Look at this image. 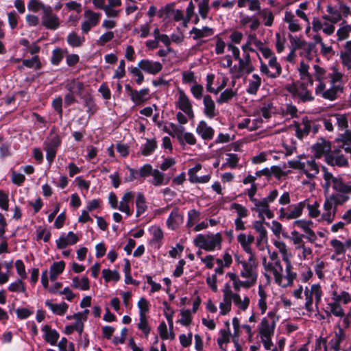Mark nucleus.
Returning <instances> with one entry per match:
<instances>
[{
  "mask_svg": "<svg viewBox=\"0 0 351 351\" xmlns=\"http://www.w3.org/2000/svg\"><path fill=\"white\" fill-rule=\"evenodd\" d=\"M183 221V215L180 213L178 208H175L172 210L167 219V226L171 230H176L182 223Z\"/></svg>",
  "mask_w": 351,
  "mask_h": 351,
  "instance_id": "nucleus-27",
  "label": "nucleus"
},
{
  "mask_svg": "<svg viewBox=\"0 0 351 351\" xmlns=\"http://www.w3.org/2000/svg\"><path fill=\"white\" fill-rule=\"evenodd\" d=\"M255 238L252 234L240 233L237 236V241L240 243L245 252L250 254V256L255 257L254 252L252 248V244L254 242Z\"/></svg>",
  "mask_w": 351,
  "mask_h": 351,
  "instance_id": "nucleus-22",
  "label": "nucleus"
},
{
  "mask_svg": "<svg viewBox=\"0 0 351 351\" xmlns=\"http://www.w3.org/2000/svg\"><path fill=\"white\" fill-rule=\"evenodd\" d=\"M150 176H152V178L149 180V182L154 186L166 184L168 182L165 180V173L157 169H153Z\"/></svg>",
  "mask_w": 351,
  "mask_h": 351,
  "instance_id": "nucleus-43",
  "label": "nucleus"
},
{
  "mask_svg": "<svg viewBox=\"0 0 351 351\" xmlns=\"http://www.w3.org/2000/svg\"><path fill=\"white\" fill-rule=\"evenodd\" d=\"M227 158H226V162L222 165L224 167L228 166L231 169H235L238 167L240 158L237 154L228 153L226 154Z\"/></svg>",
  "mask_w": 351,
  "mask_h": 351,
  "instance_id": "nucleus-53",
  "label": "nucleus"
},
{
  "mask_svg": "<svg viewBox=\"0 0 351 351\" xmlns=\"http://www.w3.org/2000/svg\"><path fill=\"white\" fill-rule=\"evenodd\" d=\"M79 241V238L73 232H69L67 234H62L58 239L56 241V246L58 249H64L68 245H74Z\"/></svg>",
  "mask_w": 351,
  "mask_h": 351,
  "instance_id": "nucleus-25",
  "label": "nucleus"
},
{
  "mask_svg": "<svg viewBox=\"0 0 351 351\" xmlns=\"http://www.w3.org/2000/svg\"><path fill=\"white\" fill-rule=\"evenodd\" d=\"M67 43L73 47H79L82 45L85 41L84 36H80L75 32L69 33L66 37Z\"/></svg>",
  "mask_w": 351,
  "mask_h": 351,
  "instance_id": "nucleus-47",
  "label": "nucleus"
},
{
  "mask_svg": "<svg viewBox=\"0 0 351 351\" xmlns=\"http://www.w3.org/2000/svg\"><path fill=\"white\" fill-rule=\"evenodd\" d=\"M136 217H138L141 215L143 214L147 208L145 197L143 193H138V195L136 196Z\"/></svg>",
  "mask_w": 351,
  "mask_h": 351,
  "instance_id": "nucleus-49",
  "label": "nucleus"
},
{
  "mask_svg": "<svg viewBox=\"0 0 351 351\" xmlns=\"http://www.w3.org/2000/svg\"><path fill=\"white\" fill-rule=\"evenodd\" d=\"M84 16L85 19L82 23L81 29L83 33L87 34L93 27L97 25L101 14L91 10H86L84 11Z\"/></svg>",
  "mask_w": 351,
  "mask_h": 351,
  "instance_id": "nucleus-16",
  "label": "nucleus"
},
{
  "mask_svg": "<svg viewBox=\"0 0 351 351\" xmlns=\"http://www.w3.org/2000/svg\"><path fill=\"white\" fill-rule=\"evenodd\" d=\"M227 276L232 282L233 288L236 291H239L241 288L249 289L251 287L245 280H241L235 273L228 272Z\"/></svg>",
  "mask_w": 351,
  "mask_h": 351,
  "instance_id": "nucleus-41",
  "label": "nucleus"
},
{
  "mask_svg": "<svg viewBox=\"0 0 351 351\" xmlns=\"http://www.w3.org/2000/svg\"><path fill=\"white\" fill-rule=\"evenodd\" d=\"M343 204L336 199L328 196L325 198L323 205V213L321 215V220L327 223H331L335 218L337 210V206Z\"/></svg>",
  "mask_w": 351,
  "mask_h": 351,
  "instance_id": "nucleus-11",
  "label": "nucleus"
},
{
  "mask_svg": "<svg viewBox=\"0 0 351 351\" xmlns=\"http://www.w3.org/2000/svg\"><path fill=\"white\" fill-rule=\"evenodd\" d=\"M312 152L316 158H320L322 156H326L331 152V145L328 141L324 138H319L317 143L312 146Z\"/></svg>",
  "mask_w": 351,
  "mask_h": 351,
  "instance_id": "nucleus-20",
  "label": "nucleus"
},
{
  "mask_svg": "<svg viewBox=\"0 0 351 351\" xmlns=\"http://www.w3.org/2000/svg\"><path fill=\"white\" fill-rule=\"evenodd\" d=\"M275 110L276 109L271 101L265 100L262 103L261 112L265 119H269L271 117V114L275 112Z\"/></svg>",
  "mask_w": 351,
  "mask_h": 351,
  "instance_id": "nucleus-48",
  "label": "nucleus"
},
{
  "mask_svg": "<svg viewBox=\"0 0 351 351\" xmlns=\"http://www.w3.org/2000/svg\"><path fill=\"white\" fill-rule=\"evenodd\" d=\"M149 89L145 88L140 90H136L131 95L130 99L136 104L141 105L147 101L149 98Z\"/></svg>",
  "mask_w": 351,
  "mask_h": 351,
  "instance_id": "nucleus-37",
  "label": "nucleus"
},
{
  "mask_svg": "<svg viewBox=\"0 0 351 351\" xmlns=\"http://www.w3.org/2000/svg\"><path fill=\"white\" fill-rule=\"evenodd\" d=\"M283 21L287 24L288 29L291 32H298L302 29V25L300 23L295 14L291 10H286L285 12Z\"/></svg>",
  "mask_w": 351,
  "mask_h": 351,
  "instance_id": "nucleus-21",
  "label": "nucleus"
},
{
  "mask_svg": "<svg viewBox=\"0 0 351 351\" xmlns=\"http://www.w3.org/2000/svg\"><path fill=\"white\" fill-rule=\"evenodd\" d=\"M322 295L323 291L319 284H313L310 288L306 287L304 289L306 300L304 306L306 310L309 313H313L314 311L313 306V297L315 300V306L318 308V304L321 302Z\"/></svg>",
  "mask_w": 351,
  "mask_h": 351,
  "instance_id": "nucleus-9",
  "label": "nucleus"
},
{
  "mask_svg": "<svg viewBox=\"0 0 351 351\" xmlns=\"http://www.w3.org/2000/svg\"><path fill=\"white\" fill-rule=\"evenodd\" d=\"M103 278L106 282L111 280L117 282L120 279V275L117 270H110L109 269H104L102 270Z\"/></svg>",
  "mask_w": 351,
  "mask_h": 351,
  "instance_id": "nucleus-54",
  "label": "nucleus"
},
{
  "mask_svg": "<svg viewBox=\"0 0 351 351\" xmlns=\"http://www.w3.org/2000/svg\"><path fill=\"white\" fill-rule=\"evenodd\" d=\"M325 312L328 315H332L337 317H341L344 315V310L341 304L334 300L326 304Z\"/></svg>",
  "mask_w": 351,
  "mask_h": 351,
  "instance_id": "nucleus-34",
  "label": "nucleus"
},
{
  "mask_svg": "<svg viewBox=\"0 0 351 351\" xmlns=\"http://www.w3.org/2000/svg\"><path fill=\"white\" fill-rule=\"evenodd\" d=\"M204 114L209 119H213L217 114L215 103L210 95H205L203 97Z\"/></svg>",
  "mask_w": 351,
  "mask_h": 351,
  "instance_id": "nucleus-26",
  "label": "nucleus"
},
{
  "mask_svg": "<svg viewBox=\"0 0 351 351\" xmlns=\"http://www.w3.org/2000/svg\"><path fill=\"white\" fill-rule=\"evenodd\" d=\"M306 207V201L297 204H289L287 207H281L278 210V219L281 221H290L300 217Z\"/></svg>",
  "mask_w": 351,
  "mask_h": 351,
  "instance_id": "nucleus-8",
  "label": "nucleus"
},
{
  "mask_svg": "<svg viewBox=\"0 0 351 351\" xmlns=\"http://www.w3.org/2000/svg\"><path fill=\"white\" fill-rule=\"evenodd\" d=\"M158 147L156 138H147L145 144L141 146V154L144 156L151 155Z\"/></svg>",
  "mask_w": 351,
  "mask_h": 351,
  "instance_id": "nucleus-40",
  "label": "nucleus"
},
{
  "mask_svg": "<svg viewBox=\"0 0 351 351\" xmlns=\"http://www.w3.org/2000/svg\"><path fill=\"white\" fill-rule=\"evenodd\" d=\"M344 154L342 149L334 146L333 150L329 154H326V162L331 166L347 167L348 161Z\"/></svg>",
  "mask_w": 351,
  "mask_h": 351,
  "instance_id": "nucleus-14",
  "label": "nucleus"
},
{
  "mask_svg": "<svg viewBox=\"0 0 351 351\" xmlns=\"http://www.w3.org/2000/svg\"><path fill=\"white\" fill-rule=\"evenodd\" d=\"M237 95V91L232 88H226L221 93L219 96L217 98L216 101L218 104H223L228 103L234 97Z\"/></svg>",
  "mask_w": 351,
  "mask_h": 351,
  "instance_id": "nucleus-42",
  "label": "nucleus"
},
{
  "mask_svg": "<svg viewBox=\"0 0 351 351\" xmlns=\"http://www.w3.org/2000/svg\"><path fill=\"white\" fill-rule=\"evenodd\" d=\"M289 40L292 49L295 51L302 49L310 55L311 52L314 49V44L311 43H308L297 36H289Z\"/></svg>",
  "mask_w": 351,
  "mask_h": 351,
  "instance_id": "nucleus-24",
  "label": "nucleus"
},
{
  "mask_svg": "<svg viewBox=\"0 0 351 351\" xmlns=\"http://www.w3.org/2000/svg\"><path fill=\"white\" fill-rule=\"evenodd\" d=\"M190 90L195 99L200 100L203 99L204 96L203 95L204 87L202 84H198L197 82L194 83V84L191 86Z\"/></svg>",
  "mask_w": 351,
  "mask_h": 351,
  "instance_id": "nucleus-60",
  "label": "nucleus"
},
{
  "mask_svg": "<svg viewBox=\"0 0 351 351\" xmlns=\"http://www.w3.org/2000/svg\"><path fill=\"white\" fill-rule=\"evenodd\" d=\"M319 165L316 163L315 160H308L306 162H303L302 171L308 178H315L319 173Z\"/></svg>",
  "mask_w": 351,
  "mask_h": 351,
  "instance_id": "nucleus-32",
  "label": "nucleus"
},
{
  "mask_svg": "<svg viewBox=\"0 0 351 351\" xmlns=\"http://www.w3.org/2000/svg\"><path fill=\"white\" fill-rule=\"evenodd\" d=\"M278 196V191L273 189L269 191L268 195L261 199H256L252 202L253 206L251 208L252 211L258 213V216L263 220H265V216L268 219H272L274 217L273 211L269 208V204L273 203Z\"/></svg>",
  "mask_w": 351,
  "mask_h": 351,
  "instance_id": "nucleus-6",
  "label": "nucleus"
},
{
  "mask_svg": "<svg viewBox=\"0 0 351 351\" xmlns=\"http://www.w3.org/2000/svg\"><path fill=\"white\" fill-rule=\"evenodd\" d=\"M266 176V177H270L271 176V171H269V169L266 167L261 170L256 171L254 176L248 174L243 180V183L244 184H252L255 183V181L257 178L261 177V176Z\"/></svg>",
  "mask_w": 351,
  "mask_h": 351,
  "instance_id": "nucleus-44",
  "label": "nucleus"
},
{
  "mask_svg": "<svg viewBox=\"0 0 351 351\" xmlns=\"http://www.w3.org/2000/svg\"><path fill=\"white\" fill-rule=\"evenodd\" d=\"M191 34H193V38L197 40L204 37L211 36L214 34L213 29L208 27H204L202 29L193 27L191 30Z\"/></svg>",
  "mask_w": 351,
  "mask_h": 351,
  "instance_id": "nucleus-50",
  "label": "nucleus"
},
{
  "mask_svg": "<svg viewBox=\"0 0 351 351\" xmlns=\"http://www.w3.org/2000/svg\"><path fill=\"white\" fill-rule=\"evenodd\" d=\"M323 178L324 184L323 188L325 191H328L331 187L335 193L329 196L341 204L348 202L351 195V182H346L341 176H335L332 173L328 172L324 167Z\"/></svg>",
  "mask_w": 351,
  "mask_h": 351,
  "instance_id": "nucleus-2",
  "label": "nucleus"
},
{
  "mask_svg": "<svg viewBox=\"0 0 351 351\" xmlns=\"http://www.w3.org/2000/svg\"><path fill=\"white\" fill-rule=\"evenodd\" d=\"M275 246L278 249L282 254V261L285 263V271L287 272V278L290 280L295 279L297 274L293 271V265L291 262V255L288 252L287 245L283 241L275 243Z\"/></svg>",
  "mask_w": 351,
  "mask_h": 351,
  "instance_id": "nucleus-13",
  "label": "nucleus"
},
{
  "mask_svg": "<svg viewBox=\"0 0 351 351\" xmlns=\"http://www.w3.org/2000/svg\"><path fill=\"white\" fill-rule=\"evenodd\" d=\"M239 62V71L245 74H250L254 71L250 53H243L242 58L237 60Z\"/></svg>",
  "mask_w": 351,
  "mask_h": 351,
  "instance_id": "nucleus-28",
  "label": "nucleus"
},
{
  "mask_svg": "<svg viewBox=\"0 0 351 351\" xmlns=\"http://www.w3.org/2000/svg\"><path fill=\"white\" fill-rule=\"evenodd\" d=\"M62 143L61 137L54 133H50L49 136L43 143V149L46 152V159L49 165H51L57 153L58 149Z\"/></svg>",
  "mask_w": 351,
  "mask_h": 351,
  "instance_id": "nucleus-10",
  "label": "nucleus"
},
{
  "mask_svg": "<svg viewBox=\"0 0 351 351\" xmlns=\"http://www.w3.org/2000/svg\"><path fill=\"white\" fill-rule=\"evenodd\" d=\"M230 209L234 210L237 213V218L243 219L249 215L248 210L243 205L237 203L232 204Z\"/></svg>",
  "mask_w": 351,
  "mask_h": 351,
  "instance_id": "nucleus-61",
  "label": "nucleus"
},
{
  "mask_svg": "<svg viewBox=\"0 0 351 351\" xmlns=\"http://www.w3.org/2000/svg\"><path fill=\"white\" fill-rule=\"evenodd\" d=\"M43 332V338L45 341L49 343L51 346H55L59 339L60 335L58 332L52 329L49 325H44L41 328Z\"/></svg>",
  "mask_w": 351,
  "mask_h": 351,
  "instance_id": "nucleus-29",
  "label": "nucleus"
},
{
  "mask_svg": "<svg viewBox=\"0 0 351 351\" xmlns=\"http://www.w3.org/2000/svg\"><path fill=\"white\" fill-rule=\"evenodd\" d=\"M258 296L259 299L258 301V306L261 310V313L263 315L267 310V295L265 291L259 287L258 289Z\"/></svg>",
  "mask_w": 351,
  "mask_h": 351,
  "instance_id": "nucleus-58",
  "label": "nucleus"
},
{
  "mask_svg": "<svg viewBox=\"0 0 351 351\" xmlns=\"http://www.w3.org/2000/svg\"><path fill=\"white\" fill-rule=\"evenodd\" d=\"M23 280V279L19 278L10 283L8 287V290L11 292L25 293L26 289Z\"/></svg>",
  "mask_w": 351,
  "mask_h": 351,
  "instance_id": "nucleus-55",
  "label": "nucleus"
},
{
  "mask_svg": "<svg viewBox=\"0 0 351 351\" xmlns=\"http://www.w3.org/2000/svg\"><path fill=\"white\" fill-rule=\"evenodd\" d=\"M296 136L302 139L304 136L311 133V120L308 118H303L302 121L296 125Z\"/></svg>",
  "mask_w": 351,
  "mask_h": 351,
  "instance_id": "nucleus-35",
  "label": "nucleus"
},
{
  "mask_svg": "<svg viewBox=\"0 0 351 351\" xmlns=\"http://www.w3.org/2000/svg\"><path fill=\"white\" fill-rule=\"evenodd\" d=\"M269 253V261L267 260L266 257L262 258V263L265 269V276L269 278V275L271 274L274 276L275 282L282 287H287L291 286L295 279L287 278V272L283 274V267L281 264L280 260L278 258V254L275 252Z\"/></svg>",
  "mask_w": 351,
  "mask_h": 351,
  "instance_id": "nucleus-4",
  "label": "nucleus"
},
{
  "mask_svg": "<svg viewBox=\"0 0 351 351\" xmlns=\"http://www.w3.org/2000/svg\"><path fill=\"white\" fill-rule=\"evenodd\" d=\"M258 14L261 19L262 23L265 27H270L274 25V13L271 9L268 8H263L260 10V12H258Z\"/></svg>",
  "mask_w": 351,
  "mask_h": 351,
  "instance_id": "nucleus-36",
  "label": "nucleus"
},
{
  "mask_svg": "<svg viewBox=\"0 0 351 351\" xmlns=\"http://www.w3.org/2000/svg\"><path fill=\"white\" fill-rule=\"evenodd\" d=\"M337 148L343 150L346 154H349L351 156V138H346L342 141H338L336 145Z\"/></svg>",
  "mask_w": 351,
  "mask_h": 351,
  "instance_id": "nucleus-64",
  "label": "nucleus"
},
{
  "mask_svg": "<svg viewBox=\"0 0 351 351\" xmlns=\"http://www.w3.org/2000/svg\"><path fill=\"white\" fill-rule=\"evenodd\" d=\"M261 56L258 55L261 74L269 79H276L282 73V67L278 62L275 53L267 47H262L258 49Z\"/></svg>",
  "mask_w": 351,
  "mask_h": 351,
  "instance_id": "nucleus-3",
  "label": "nucleus"
},
{
  "mask_svg": "<svg viewBox=\"0 0 351 351\" xmlns=\"http://www.w3.org/2000/svg\"><path fill=\"white\" fill-rule=\"evenodd\" d=\"M195 132L204 141L212 140L215 134L214 129L204 120L199 122Z\"/></svg>",
  "mask_w": 351,
  "mask_h": 351,
  "instance_id": "nucleus-23",
  "label": "nucleus"
},
{
  "mask_svg": "<svg viewBox=\"0 0 351 351\" xmlns=\"http://www.w3.org/2000/svg\"><path fill=\"white\" fill-rule=\"evenodd\" d=\"M262 84V78L258 74H253L248 80V85L246 93L249 95H255Z\"/></svg>",
  "mask_w": 351,
  "mask_h": 351,
  "instance_id": "nucleus-33",
  "label": "nucleus"
},
{
  "mask_svg": "<svg viewBox=\"0 0 351 351\" xmlns=\"http://www.w3.org/2000/svg\"><path fill=\"white\" fill-rule=\"evenodd\" d=\"M23 65L27 68H34L38 70L41 68L42 64L38 56H34L30 59H25L23 60Z\"/></svg>",
  "mask_w": 351,
  "mask_h": 351,
  "instance_id": "nucleus-56",
  "label": "nucleus"
},
{
  "mask_svg": "<svg viewBox=\"0 0 351 351\" xmlns=\"http://www.w3.org/2000/svg\"><path fill=\"white\" fill-rule=\"evenodd\" d=\"M48 6L49 5H45L39 0H30L28 3L27 8L30 11L37 12L40 10H42L43 12L45 8H47Z\"/></svg>",
  "mask_w": 351,
  "mask_h": 351,
  "instance_id": "nucleus-63",
  "label": "nucleus"
},
{
  "mask_svg": "<svg viewBox=\"0 0 351 351\" xmlns=\"http://www.w3.org/2000/svg\"><path fill=\"white\" fill-rule=\"evenodd\" d=\"M261 123V120L260 119H256L254 120H251L249 118L243 119L239 124L238 128L239 129L248 128L250 130H254L256 128H259V124Z\"/></svg>",
  "mask_w": 351,
  "mask_h": 351,
  "instance_id": "nucleus-46",
  "label": "nucleus"
},
{
  "mask_svg": "<svg viewBox=\"0 0 351 351\" xmlns=\"http://www.w3.org/2000/svg\"><path fill=\"white\" fill-rule=\"evenodd\" d=\"M133 197L134 193L132 191H127L124 193L119 204L118 209L125 213L127 217L132 215V210L130 209L129 204L132 202Z\"/></svg>",
  "mask_w": 351,
  "mask_h": 351,
  "instance_id": "nucleus-30",
  "label": "nucleus"
},
{
  "mask_svg": "<svg viewBox=\"0 0 351 351\" xmlns=\"http://www.w3.org/2000/svg\"><path fill=\"white\" fill-rule=\"evenodd\" d=\"M84 102V106L87 108L86 112L90 116L93 115L97 110L94 99L91 95H84L82 97Z\"/></svg>",
  "mask_w": 351,
  "mask_h": 351,
  "instance_id": "nucleus-57",
  "label": "nucleus"
},
{
  "mask_svg": "<svg viewBox=\"0 0 351 351\" xmlns=\"http://www.w3.org/2000/svg\"><path fill=\"white\" fill-rule=\"evenodd\" d=\"M178 107L187 116L189 119L194 117V112L192 108L191 102L189 97L182 89L178 90V99L176 102Z\"/></svg>",
  "mask_w": 351,
  "mask_h": 351,
  "instance_id": "nucleus-17",
  "label": "nucleus"
},
{
  "mask_svg": "<svg viewBox=\"0 0 351 351\" xmlns=\"http://www.w3.org/2000/svg\"><path fill=\"white\" fill-rule=\"evenodd\" d=\"M333 119L335 121V125L339 130H343L348 127V118L346 114L336 113L332 114Z\"/></svg>",
  "mask_w": 351,
  "mask_h": 351,
  "instance_id": "nucleus-51",
  "label": "nucleus"
},
{
  "mask_svg": "<svg viewBox=\"0 0 351 351\" xmlns=\"http://www.w3.org/2000/svg\"><path fill=\"white\" fill-rule=\"evenodd\" d=\"M42 25L49 29H56L60 26V19L53 12L52 8L49 5L43 12Z\"/></svg>",
  "mask_w": 351,
  "mask_h": 351,
  "instance_id": "nucleus-15",
  "label": "nucleus"
},
{
  "mask_svg": "<svg viewBox=\"0 0 351 351\" xmlns=\"http://www.w3.org/2000/svg\"><path fill=\"white\" fill-rule=\"evenodd\" d=\"M72 287L82 291L88 290L90 288L89 280L87 276H83L82 278L76 276L72 279Z\"/></svg>",
  "mask_w": 351,
  "mask_h": 351,
  "instance_id": "nucleus-45",
  "label": "nucleus"
},
{
  "mask_svg": "<svg viewBox=\"0 0 351 351\" xmlns=\"http://www.w3.org/2000/svg\"><path fill=\"white\" fill-rule=\"evenodd\" d=\"M45 305L52 311L53 314L57 315H63L68 310L69 306L64 302L60 304L52 303L50 300H46Z\"/></svg>",
  "mask_w": 351,
  "mask_h": 351,
  "instance_id": "nucleus-39",
  "label": "nucleus"
},
{
  "mask_svg": "<svg viewBox=\"0 0 351 351\" xmlns=\"http://www.w3.org/2000/svg\"><path fill=\"white\" fill-rule=\"evenodd\" d=\"M138 66L142 71L151 75H156L162 69V64L160 62L153 61L149 59L140 60L138 63Z\"/></svg>",
  "mask_w": 351,
  "mask_h": 351,
  "instance_id": "nucleus-19",
  "label": "nucleus"
},
{
  "mask_svg": "<svg viewBox=\"0 0 351 351\" xmlns=\"http://www.w3.org/2000/svg\"><path fill=\"white\" fill-rule=\"evenodd\" d=\"M275 317V313L269 311L267 316L261 319L258 326L260 337H272L274 335L276 322Z\"/></svg>",
  "mask_w": 351,
  "mask_h": 351,
  "instance_id": "nucleus-12",
  "label": "nucleus"
},
{
  "mask_svg": "<svg viewBox=\"0 0 351 351\" xmlns=\"http://www.w3.org/2000/svg\"><path fill=\"white\" fill-rule=\"evenodd\" d=\"M138 328L142 330L145 337H147L150 332L151 328L149 326L146 315L139 316V322L137 325Z\"/></svg>",
  "mask_w": 351,
  "mask_h": 351,
  "instance_id": "nucleus-62",
  "label": "nucleus"
},
{
  "mask_svg": "<svg viewBox=\"0 0 351 351\" xmlns=\"http://www.w3.org/2000/svg\"><path fill=\"white\" fill-rule=\"evenodd\" d=\"M345 338V332L342 328L339 327L337 332H335V336L327 343L323 339V343L325 351H340V344Z\"/></svg>",
  "mask_w": 351,
  "mask_h": 351,
  "instance_id": "nucleus-18",
  "label": "nucleus"
},
{
  "mask_svg": "<svg viewBox=\"0 0 351 351\" xmlns=\"http://www.w3.org/2000/svg\"><path fill=\"white\" fill-rule=\"evenodd\" d=\"M106 4L105 14L108 17L117 18L119 16L121 9H118L121 5V0H107Z\"/></svg>",
  "mask_w": 351,
  "mask_h": 351,
  "instance_id": "nucleus-31",
  "label": "nucleus"
},
{
  "mask_svg": "<svg viewBox=\"0 0 351 351\" xmlns=\"http://www.w3.org/2000/svg\"><path fill=\"white\" fill-rule=\"evenodd\" d=\"M230 341V332L228 330L221 329L219 331V337L217 339V343L219 348L226 351V348L223 347L224 345L227 344Z\"/></svg>",
  "mask_w": 351,
  "mask_h": 351,
  "instance_id": "nucleus-59",
  "label": "nucleus"
},
{
  "mask_svg": "<svg viewBox=\"0 0 351 351\" xmlns=\"http://www.w3.org/2000/svg\"><path fill=\"white\" fill-rule=\"evenodd\" d=\"M234 305L241 311H245L247 309L250 304V298L245 296L241 299V296L237 293L232 300Z\"/></svg>",
  "mask_w": 351,
  "mask_h": 351,
  "instance_id": "nucleus-52",
  "label": "nucleus"
},
{
  "mask_svg": "<svg viewBox=\"0 0 351 351\" xmlns=\"http://www.w3.org/2000/svg\"><path fill=\"white\" fill-rule=\"evenodd\" d=\"M304 61H301L298 69L302 82L299 85L293 84L287 88L289 93L298 97L302 102L312 101L315 99L311 91L306 86H315L316 96L325 100L333 101L337 99L344 90V75L335 66L328 69L318 64H314L313 71Z\"/></svg>",
  "mask_w": 351,
  "mask_h": 351,
  "instance_id": "nucleus-1",
  "label": "nucleus"
},
{
  "mask_svg": "<svg viewBox=\"0 0 351 351\" xmlns=\"http://www.w3.org/2000/svg\"><path fill=\"white\" fill-rule=\"evenodd\" d=\"M241 264L242 269L240 271V276L248 282L251 287H253L256 283L258 278L256 258L250 256L247 261H241Z\"/></svg>",
  "mask_w": 351,
  "mask_h": 351,
  "instance_id": "nucleus-7",
  "label": "nucleus"
},
{
  "mask_svg": "<svg viewBox=\"0 0 351 351\" xmlns=\"http://www.w3.org/2000/svg\"><path fill=\"white\" fill-rule=\"evenodd\" d=\"M331 300L339 303L346 304L351 302V294L346 291H338L335 289L331 292Z\"/></svg>",
  "mask_w": 351,
  "mask_h": 351,
  "instance_id": "nucleus-38",
  "label": "nucleus"
},
{
  "mask_svg": "<svg viewBox=\"0 0 351 351\" xmlns=\"http://www.w3.org/2000/svg\"><path fill=\"white\" fill-rule=\"evenodd\" d=\"M223 237L221 233L199 234L193 239L194 245L207 252L219 250L221 248Z\"/></svg>",
  "mask_w": 351,
  "mask_h": 351,
  "instance_id": "nucleus-5",
  "label": "nucleus"
}]
</instances>
